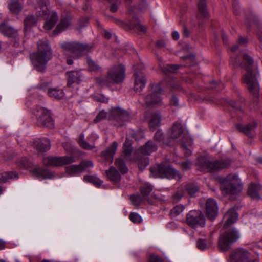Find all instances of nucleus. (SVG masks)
Instances as JSON below:
<instances>
[{
    "mask_svg": "<svg viewBox=\"0 0 262 262\" xmlns=\"http://www.w3.org/2000/svg\"><path fill=\"white\" fill-rule=\"evenodd\" d=\"M67 86L70 87L74 83L78 84L81 81L82 75L79 71H72L67 72Z\"/></svg>",
    "mask_w": 262,
    "mask_h": 262,
    "instance_id": "5701e85b",
    "label": "nucleus"
},
{
    "mask_svg": "<svg viewBox=\"0 0 262 262\" xmlns=\"http://www.w3.org/2000/svg\"><path fill=\"white\" fill-rule=\"evenodd\" d=\"M78 142L81 148L86 150H91L95 147L94 144H90L84 140V135L83 134H80Z\"/></svg>",
    "mask_w": 262,
    "mask_h": 262,
    "instance_id": "e433bc0d",
    "label": "nucleus"
},
{
    "mask_svg": "<svg viewBox=\"0 0 262 262\" xmlns=\"http://www.w3.org/2000/svg\"><path fill=\"white\" fill-rule=\"evenodd\" d=\"M93 98L94 100L98 102L107 103L108 101V99L103 95H96L94 96Z\"/></svg>",
    "mask_w": 262,
    "mask_h": 262,
    "instance_id": "052dcab7",
    "label": "nucleus"
},
{
    "mask_svg": "<svg viewBox=\"0 0 262 262\" xmlns=\"http://www.w3.org/2000/svg\"><path fill=\"white\" fill-rule=\"evenodd\" d=\"M115 164L122 174H125L127 172L128 168L124 161L122 158H119L116 159Z\"/></svg>",
    "mask_w": 262,
    "mask_h": 262,
    "instance_id": "c9c22d12",
    "label": "nucleus"
},
{
    "mask_svg": "<svg viewBox=\"0 0 262 262\" xmlns=\"http://www.w3.org/2000/svg\"><path fill=\"white\" fill-rule=\"evenodd\" d=\"M180 67L179 65H167L166 67L162 68V71L165 74H167L168 72H175Z\"/></svg>",
    "mask_w": 262,
    "mask_h": 262,
    "instance_id": "864d4df0",
    "label": "nucleus"
},
{
    "mask_svg": "<svg viewBox=\"0 0 262 262\" xmlns=\"http://www.w3.org/2000/svg\"><path fill=\"white\" fill-rule=\"evenodd\" d=\"M19 165L25 169L31 167L32 165V161L28 158H23L19 162Z\"/></svg>",
    "mask_w": 262,
    "mask_h": 262,
    "instance_id": "603ef678",
    "label": "nucleus"
},
{
    "mask_svg": "<svg viewBox=\"0 0 262 262\" xmlns=\"http://www.w3.org/2000/svg\"><path fill=\"white\" fill-rule=\"evenodd\" d=\"M105 172L110 181L116 183L120 180L121 175L115 167H110L108 170H106Z\"/></svg>",
    "mask_w": 262,
    "mask_h": 262,
    "instance_id": "473e14b6",
    "label": "nucleus"
},
{
    "mask_svg": "<svg viewBox=\"0 0 262 262\" xmlns=\"http://www.w3.org/2000/svg\"><path fill=\"white\" fill-rule=\"evenodd\" d=\"M32 173L37 178L50 179L53 177V174L48 169L41 167H36L33 169Z\"/></svg>",
    "mask_w": 262,
    "mask_h": 262,
    "instance_id": "cd10ccee",
    "label": "nucleus"
},
{
    "mask_svg": "<svg viewBox=\"0 0 262 262\" xmlns=\"http://www.w3.org/2000/svg\"><path fill=\"white\" fill-rule=\"evenodd\" d=\"M261 185L259 184H250L247 191L248 195L252 199L260 200L261 198L259 195V192L261 191Z\"/></svg>",
    "mask_w": 262,
    "mask_h": 262,
    "instance_id": "bb28decb",
    "label": "nucleus"
},
{
    "mask_svg": "<svg viewBox=\"0 0 262 262\" xmlns=\"http://www.w3.org/2000/svg\"><path fill=\"white\" fill-rule=\"evenodd\" d=\"M48 4L49 0H39L36 12L37 17L47 19L44 24V28L47 30L51 29L58 20L57 14L55 12H52L48 19L50 15V12L47 7Z\"/></svg>",
    "mask_w": 262,
    "mask_h": 262,
    "instance_id": "423d86ee",
    "label": "nucleus"
},
{
    "mask_svg": "<svg viewBox=\"0 0 262 262\" xmlns=\"http://www.w3.org/2000/svg\"><path fill=\"white\" fill-rule=\"evenodd\" d=\"M170 104L174 106H178L179 100L175 95H173L170 100Z\"/></svg>",
    "mask_w": 262,
    "mask_h": 262,
    "instance_id": "e2e57ef3",
    "label": "nucleus"
},
{
    "mask_svg": "<svg viewBox=\"0 0 262 262\" xmlns=\"http://www.w3.org/2000/svg\"><path fill=\"white\" fill-rule=\"evenodd\" d=\"M154 139L157 141L159 142H162L163 144H166L168 146H171L172 145V144L170 142V141L166 142L163 141L164 135L161 130H158L156 132L154 136Z\"/></svg>",
    "mask_w": 262,
    "mask_h": 262,
    "instance_id": "37998d69",
    "label": "nucleus"
},
{
    "mask_svg": "<svg viewBox=\"0 0 262 262\" xmlns=\"http://www.w3.org/2000/svg\"><path fill=\"white\" fill-rule=\"evenodd\" d=\"M199 190V188L195 184L192 183L188 184L185 186H182L178 189L177 192L173 195V199L175 200L179 201L183 196L186 194L192 196Z\"/></svg>",
    "mask_w": 262,
    "mask_h": 262,
    "instance_id": "dca6fc26",
    "label": "nucleus"
},
{
    "mask_svg": "<svg viewBox=\"0 0 262 262\" xmlns=\"http://www.w3.org/2000/svg\"><path fill=\"white\" fill-rule=\"evenodd\" d=\"M135 21L136 22L135 23H132L130 22L128 24L124 23L123 21L120 20H116V23L119 27H122L125 30H129L136 28L143 32H146V28L145 26L140 24L138 22V20L137 19H135Z\"/></svg>",
    "mask_w": 262,
    "mask_h": 262,
    "instance_id": "412c9836",
    "label": "nucleus"
},
{
    "mask_svg": "<svg viewBox=\"0 0 262 262\" xmlns=\"http://www.w3.org/2000/svg\"><path fill=\"white\" fill-rule=\"evenodd\" d=\"M161 115L159 112H154L149 114L148 121L150 129L155 130L161 124Z\"/></svg>",
    "mask_w": 262,
    "mask_h": 262,
    "instance_id": "a878e982",
    "label": "nucleus"
},
{
    "mask_svg": "<svg viewBox=\"0 0 262 262\" xmlns=\"http://www.w3.org/2000/svg\"><path fill=\"white\" fill-rule=\"evenodd\" d=\"M152 186L148 183H144L140 187V191L143 195H148L152 191Z\"/></svg>",
    "mask_w": 262,
    "mask_h": 262,
    "instance_id": "3c124183",
    "label": "nucleus"
},
{
    "mask_svg": "<svg viewBox=\"0 0 262 262\" xmlns=\"http://www.w3.org/2000/svg\"><path fill=\"white\" fill-rule=\"evenodd\" d=\"M66 173L70 176H74L80 173L78 165H71L66 167Z\"/></svg>",
    "mask_w": 262,
    "mask_h": 262,
    "instance_id": "58836bf2",
    "label": "nucleus"
},
{
    "mask_svg": "<svg viewBox=\"0 0 262 262\" xmlns=\"http://www.w3.org/2000/svg\"><path fill=\"white\" fill-rule=\"evenodd\" d=\"M243 60L247 65L242 66L246 71V73L244 75L242 78L243 82L247 84L249 91L254 97H257L259 91L257 77L259 75V73L258 71L255 72L252 69V66L253 63V60L250 56L247 54H245L243 55Z\"/></svg>",
    "mask_w": 262,
    "mask_h": 262,
    "instance_id": "f03ea898",
    "label": "nucleus"
},
{
    "mask_svg": "<svg viewBox=\"0 0 262 262\" xmlns=\"http://www.w3.org/2000/svg\"><path fill=\"white\" fill-rule=\"evenodd\" d=\"M150 177L154 178L176 179L180 180L181 176L178 171L176 170L170 165L158 164L150 168Z\"/></svg>",
    "mask_w": 262,
    "mask_h": 262,
    "instance_id": "0eeeda50",
    "label": "nucleus"
},
{
    "mask_svg": "<svg viewBox=\"0 0 262 262\" xmlns=\"http://www.w3.org/2000/svg\"><path fill=\"white\" fill-rule=\"evenodd\" d=\"M220 189L224 195H234L242 190L241 180L237 175L230 174L221 180Z\"/></svg>",
    "mask_w": 262,
    "mask_h": 262,
    "instance_id": "20e7f679",
    "label": "nucleus"
},
{
    "mask_svg": "<svg viewBox=\"0 0 262 262\" xmlns=\"http://www.w3.org/2000/svg\"><path fill=\"white\" fill-rule=\"evenodd\" d=\"M96 82L101 86H108L110 83L107 79L101 77L96 78Z\"/></svg>",
    "mask_w": 262,
    "mask_h": 262,
    "instance_id": "bf43d9fd",
    "label": "nucleus"
},
{
    "mask_svg": "<svg viewBox=\"0 0 262 262\" xmlns=\"http://www.w3.org/2000/svg\"><path fill=\"white\" fill-rule=\"evenodd\" d=\"M61 48L65 54L75 58L91 51L94 46L87 43L72 41L62 43Z\"/></svg>",
    "mask_w": 262,
    "mask_h": 262,
    "instance_id": "39448f33",
    "label": "nucleus"
},
{
    "mask_svg": "<svg viewBox=\"0 0 262 262\" xmlns=\"http://www.w3.org/2000/svg\"><path fill=\"white\" fill-rule=\"evenodd\" d=\"M123 152L126 160H132L130 157L132 152V148L130 144L126 141H125L123 145Z\"/></svg>",
    "mask_w": 262,
    "mask_h": 262,
    "instance_id": "a19ab883",
    "label": "nucleus"
},
{
    "mask_svg": "<svg viewBox=\"0 0 262 262\" xmlns=\"http://www.w3.org/2000/svg\"><path fill=\"white\" fill-rule=\"evenodd\" d=\"M0 31L9 37H15L17 35V30L5 22L0 24Z\"/></svg>",
    "mask_w": 262,
    "mask_h": 262,
    "instance_id": "b1692460",
    "label": "nucleus"
},
{
    "mask_svg": "<svg viewBox=\"0 0 262 262\" xmlns=\"http://www.w3.org/2000/svg\"><path fill=\"white\" fill-rule=\"evenodd\" d=\"M239 238L238 231L235 228L229 229L221 234L218 241V247L222 252L228 251L231 244Z\"/></svg>",
    "mask_w": 262,
    "mask_h": 262,
    "instance_id": "6e6552de",
    "label": "nucleus"
},
{
    "mask_svg": "<svg viewBox=\"0 0 262 262\" xmlns=\"http://www.w3.org/2000/svg\"><path fill=\"white\" fill-rule=\"evenodd\" d=\"M158 149L157 145L154 142L149 140L144 145L141 147L140 150L142 154L149 155L155 152Z\"/></svg>",
    "mask_w": 262,
    "mask_h": 262,
    "instance_id": "c756f323",
    "label": "nucleus"
},
{
    "mask_svg": "<svg viewBox=\"0 0 262 262\" xmlns=\"http://www.w3.org/2000/svg\"><path fill=\"white\" fill-rule=\"evenodd\" d=\"M162 84V82L153 84L150 86L149 94L144 97L145 103L147 106L162 102L161 94L163 91Z\"/></svg>",
    "mask_w": 262,
    "mask_h": 262,
    "instance_id": "9d476101",
    "label": "nucleus"
},
{
    "mask_svg": "<svg viewBox=\"0 0 262 262\" xmlns=\"http://www.w3.org/2000/svg\"><path fill=\"white\" fill-rule=\"evenodd\" d=\"M130 118V115L126 111L120 107H114L110 111L108 119L115 120V125L121 126L128 121Z\"/></svg>",
    "mask_w": 262,
    "mask_h": 262,
    "instance_id": "ddd939ff",
    "label": "nucleus"
},
{
    "mask_svg": "<svg viewBox=\"0 0 262 262\" xmlns=\"http://www.w3.org/2000/svg\"><path fill=\"white\" fill-rule=\"evenodd\" d=\"M48 96L56 99H61L64 96V92L62 90L58 88H52L45 89Z\"/></svg>",
    "mask_w": 262,
    "mask_h": 262,
    "instance_id": "72a5a7b5",
    "label": "nucleus"
},
{
    "mask_svg": "<svg viewBox=\"0 0 262 262\" xmlns=\"http://www.w3.org/2000/svg\"><path fill=\"white\" fill-rule=\"evenodd\" d=\"M211 244V241H208L206 239H199L196 242V247L198 249L203 250L208 248Z\"/></svg>",
    "mask_w": 262,
    "mask_h": 262,
    "instance_id": "79ce46f5",
    "label": "nucleus"
},
{
    "mask_svg": "<svg viewBox=\"0 0 262 262\" xmlns=\"http://www.w3.org/2000/svg\"><path fill=\"white\" fill-rule=\"evenodd\" d=\"M18 1V0H10L8 4L10 11L13 14H18L22 9V6Z\"/></svg>",
    "mask_w": 262,
    "mask_h": 262,
    "instance_id": "f704fd0d",
    "label": "nucleus"
},
{
    "mask_svg": "<svg viewBox=\"0 0 262 262\" xmlns=\"http://www.w3.org/2000/svg\"><path fill=\"white\" fill-rule=\"evenodd\" d=\"M187 224L193 228L203 227L206 224V219L203 213L199 210H191L187 215Z\"/></svg>",
    "mask_w": 262,
    "mask_h": 262,
    "instance_id": "f8f14e48",
    "label": "nucleus"
},
{
    "mask_svg": "<svg viewBox=\"0 0 262 262\" xmlns=\"http://www.w3.org/2000/svg\"><path fill=\"white\" fill-rule=\"evenodd\" d=\"M89 19L87 18H82L79 20V26L80 27H84L87 25Z\"/></svg>",
    "mask_w": 262,
    "mask_h": 262,
    "instance_id": "69168bd1",
    "label": "nucleus"
},
{
    "mask_svg": "<svg viewBox=\"0 0 262 262\" xmlns=\"http://www.w3.org/2000/svg\"><path fill=\"white\" fill-rule=\"evenodd\" d=\"M18 178V173L16 172H0V183H6L9 180H15Z\"/></svg>",
    "mask_w": 262,
    "mask_h": 262,
    "instance_id": "2f4dec72",
    "label": "nucleus"
},
{
    "mask_svg": "<svg viewBox=\"0 0 262 262\" xmlns=\"http://www.w3.org/2000/svg\"><path fill=\"white\" fill-rule=\"evenodd\" d=\"M256 127L257 123L255 122L249 123L246 125H243L239 124L236 125V128L238 130L250 137H253L252 133Z\"/></svg>",
    "mask_w": 262,
    "mask_h": 262,
    "instance_id": "393cba45",
    "label": "nucleus"
},
{
    "mask_svg": "<svg viewBox=\"0 0 262 262\" xmlns=\"http://www.w3.org/2000/svg\"><path fill=\"white\" fill-rule=\"evenodd\" d=\"M37 45V51L30 54V59L34 68L39 72H42L52 57V49L46 39L39 40Z\"/></svg>",
    "mask_w": 262,
    "mask_h": 262,
    "instance_id": "f257e3e1",
    "label": "nucleus"
},
{
    "mask_svg": "<svg viewBox=\"0 0 262 262\" xmlns=\"http://www.w3.org/2000/svg\"><path fill=\"white\" fill-rule=\"evenodd\" d=\"M108 114L106 112L102 111L97 114L96 118L94 120V122L95 123H98L102 121V120H103L104 119L106 118Z\"/></svg>",
    "mask_w": 262,
    "mask_h": 262,
    "instance_id": "5fc2aeb1",
    "label": "nucleus"
},
{
    "mask_svg": "<svg viewBox=\"0 0 262 262\" xmlns=\"http://www.w3.org/2000/svg\"><path fill=\"white\" fill-rule=\"evenodd\" d=\"M33 113L36 117L37 126L48 128L53 127L54 121L48 110L40 106H36L34 109Z\"/></svg>",
    "mask_w": 262,
    "mask_h": 262,
    "instance_id": "1a4fd4ad",
    "label": "nucleus"
},
{
    "mask_svg": "<svg viewBox=\"0 0 262 262\" xmlns=\"http://www.w3.org/2000/svg\"><path fill=\"white\" fill-rule=\"evenodd\" d=\"M229 262H254L250 253L245 248H237L233 250L229 257Z\"/></svg>",
    "mask_w": 262,
    "mask_h": 262,
    "instance_id": "4468645a",
    "label": "nucleus"
},
{
    "mask_svg": "<svg viewBox=\"0 0 262 262\" xmlns=\"http://www.w3.org/2000/svg\"><path fill=\"white\" fill-rule=\"evenodd\" d=\"M224 217L226 221L224 225V228H227L234 223L238 219V214L234 208L230 209L225 214Z\"/></svg>",
    "mask_w": 262,
    "mask_h": 262,
    "instance_id": "4be33fe9",
    "label": "nucleus"
},
{
    "mask_svg": "<svg viewBox=\"0 0 262 262\" xmlns=\"http://www.w3.org/2000/svg\"><path fill=\"white\" fill-rule=\"evenodd\" d=\"M179 164L184 170H187L191 169L192 166V162L189 160L180 162Z\"/></svg>",
    "mask_w": 262,
    "mask_h": 262,
    "instance_id": "13d9d810",
    "label": "nucleus"
},
{
    "mask_svg": "<svg viewBox=\"0 0 262 262\" xmlns=\"http://www.w3.org/2000/svg\"><path fill=\"white\" fill-rule=\"evenodd\" d=\"M181 149L184 152L185 155L186 157H188L191 154V151L190 149H189L186 145L184 144L181 145Z\"/></svg>",
    "mask_w": 262,
    "mask_h": 262,
    "instance_id": "680f3d73",
    "label": "nucleus"
},
{
    "mask_svg": "<svg viewBox=\"0 0 262 262\" xmlns=\"http://www.w3.org/2000/svg\"><path fill=\"white\" fill-rule=\"evenodd\" d=\"M87 64L89 69L91 71H99L101 69L98 64L90 58L87 59Z\"/></svg>",
    "mask_w": 262,
    "mask_h": 262,
    "instance_id": "de8ad7c7",
    "label": "nucleus"
},
{
    "mask_svg": "<svg viewBox=\"0 0 262 262\" xmlns=\"http://www.w3.org/2000/svg\"><path fill=\"white\" fill-rule=\"evenodd\" d=\"M117 0L112 2L110 6V10L112 12H116L118 10V6L117 5L116 2Z\"/></svg>",
    "mask_w": 262,
    "mask_h": 262,
    "instance_id": "0e129e2a",
    "label": "nucleus"
},
{
    "mask_svg": "<svg viewBox=\"0 0 262 262\" xmlns=\"http://www.w3.org/2000/svg\"><path fill=\"white\" fill-rule=\"evenodd\" d=\"M130 199L133 205L136 206H138L143 201V198L138 194L131 195Z\"/></svg>",
    "mask_w": 262,
    "mask_h": 262,
    "instance_id": "8fccbe9b",
    "label": "nucleus"
},
{
    "mask_svg": "<svg viewBox=\"0 0 262 262\" xmlns=\"http://www.w3.org/2000/svg\"><path fill=\"white\" fill-rule=\"evenodd\" d=\"M71 19L68 17H65L61 19L59 24L57 26L55 29L53 31V35L54 36L57 35L61 32L64 31L68 28L71 24Z\"/></svg>",
    "mask_w": 262,
    "mask_h": 262,
    "instance_id": "7c9ffc66",
    "label": "nucleus"
},
{
    "mask_svg": "<svg viewBox=\"0 0 262 262\" xmlns=\"http://www.w3.org/2000/svg\"><path fill=\"white\" fill-rule=\"evenodd\" d=\"M206 213L208 218L211 220H214L217 215L218 206L215 200L209 198L206 202Z\"/></svg>",
    "mask_w": 262,
    "mask_h": 262,
    "instance_id": "f3484780",
    "label": "nucleus"
},
{
    "mask_svg": "<svg viewBox=\"0 0 262 262\" xmlns=\"http://www.w3.org/2000/svg\"><path fill=\"white\" fill-rule=\"evenodd\" d=\"M117 146V143L113 142L105 151L101 153V157L105 162L109 164L113 162L114 156L116 151Z\"/></svg>",
    "mask_w": 262,
    "mask_h": 262,
    "instance_id": "a211bd4d",
    "label": "nucleus"
},
{
    "mask_svg": "<svg viewBox=\"0 0 262 262\" xmlns=\"http://www.w3.org/2000/svg\"><path fill=\"white\" fill-rule=\"evenodd\" d=\"M130 220L134 223H140L142 222V219L141 216L137 213L132 212L129 215Z\"/></svg>",
    "mask_w": 262,
    "mask_h": 262,
    "instance_id": "6e6d98bb",
    "label": "nucleus"
},
{
    "mask_svg": "<svg viewBox=\"0 0 262 262\" xmlns=\"http://www.w3.org/2000/svg\"><path fill=\"white\" fill-rule=\"evenodd\" d=\"M36 23V19L33 15L28 16L24 20L25 28H30Z\"/></svg>",
    "mask_w": 262,
    "mask_h": 262,
    "instance_id": "09e8293b",
    "label": "nucleus"
},
{
    "mask_svg": "<svg viewBox=\"0 0 262 262\" xmlns=\"http://www.w3.org/2000/svg\"><path fill=\"white\" fill-rule=\"evenodd\" d=\"M156 45L157 47L162 48L165 46V42L163 40H159L157 41Z\"/></svg>",
    "mask_w": 262,
    "mask_h": 262,
    "instance_id": "338daca9",
    "label": "nucleus"
},
{
    "mask_svg": "<svg viewBox=\"0 0 262 262\" xmlns=\"http://www.w3.org/2000/svg\"><path fill=\"white\" fill-rule=\"evenodd\" d=\"M134 83V90L136 92H141L146 84V79L144 73L142 72H135Z\"/></svg>",
    "mask_w": 262,
    "mask_h": 262,
    "instance_id": "aec40b11",
    "label": "nucleus"
},
{
    "mask_svg": "<svg viewBox=\"0 0 262 262\" xmlns=\"http://www.w3.org/2000/svg\"><path fill=\"white\" fill-rule=\"evenodd\" d=\"M148 262H165L161 257L155 255L150 254L148 258Z\"/></svg>",
    "mask_w": 262,
    "mask_h": 262,
    "instance_id": "4d7b16f0",
    "label": "nucleus"
},
{
    "mask_svg": "<svg viewBox=\"0 0 262 262\" xmlns=\"http://www.w3.org/2000/svg\"><path fill=\"white\" fill-rule=\"evenodd\" d=\"M182 124L178 122H175L171 128L170 137L172 139L179 138L183 133Z\"/></svg>",
    "mask_w": 262,
    "mask_h": 262,
    "instance_id": "c85d7f7f",
    "label": "nucleus"
},
{
    "mask_svg": "<svg viewBox=\"0 0 262 262\" xmlns=\"http://www.w3.org/2000/svg\"><path fill=\"white\" fill-rule=\"evenodd\" d=\"M137 162L139 168L142 170L149 164V161L147 157H141L137 159Z\"/></svg>",
    "mask_w": 262,
    "mask_h": 262,
    "instance_id": "c03bdc74",
    "label": "nucleus"
},
{
    "mask_svg": "<svg viewBox=\"0 0 262 262\" xmlns=\"http://www.w3.org/2000/svg\"><path fill=\"white\" fill-rule=\"evenodd\" d=\"M185 206L179 205L174 207L170 211L171 215L176 217L180 215L184 210Z\"/></svg>",
    "mask_w": 262,
    "mask_h": 262,
    "instance_id": "a18cd8bd",
    "label": "nucleus"
},
{
    "mask_svg": "<svg viewBox=\"0 0 262 262\" xmlns=\"http://www.w3.org/2000/svg\"><path fill=\"white\" fill-rule=\"evenodd\" d=\"M230 159H220L210 161L204 157H200L198 159L196 166L203 172H215L228 168L231 164Z\"/></svg>",
    "mask_w": 262,
    "mask_h": 262,
    "instance_id": "7ed1b4c3",
    "label": "nucleus"
},
{
    "mask_svg": "<svg viewBox=\"0 0 262 262\" xmlns=\"http://www.w3.org/2000/svg\"><path fill=\"white\" fill-rule=\"evenodd\" d=\"M81 173L86 170L87 168L92 167L93 164L92 161L83 160L78 164Z\"/></svg>",
    "mask_w": 262,
    "mask_h": 262,
    "instance_id": "49530a36",
    "label": "nucleus"
},
{
    "mask_svg": "<svg viewBox=\"0 0 262 262\" xmlns=\"http://www.w3.org/2000/svg\"><path fill=\"white\" fill-rule=\"evenodd\" d=\"M83 180L84 181L90 182L98 187L100 186L103 183V182L98 178L94 176H84Z\"/></svg>",
    "mask_w": 262,
    "mask_h": 262,
    "instance_id": "4c0bfd02",
    "label": "nucleus"
},
{
    "mask_svg": "<svg viewBox=\"0 0 262 262\" xmlns=\"http://www.w3.org/2000/svg\"><path fill=\"white\" fill-rule=\"evenodd\" d=\"M198 6L200 15L203 17H206L208 16V12L205 0H200Z\"/></svg>",
    "mask_w": 262,
    "mask_h": 262,
    "instance_id": "ea45409f",
    "label": "nucleus"
},
{
    "mask_svg": "<svg viewBox=\"0 0 262 262\" xmlns=\"http://www.w3.org/2000/svg\"><path fill=\"white\" fill-rule=\"evenodd\" d=\"M75 161V158L73 156H49L44 157L42 159L43 165L46 166L54 167L62 166Z\"/></svg>",
    "mask_w": 262,
    "mask_h": 262,
    "instance_id": "9b49d317",
    "label": "nucleus"
},
{
    "mask_svg": "<svg viewBox=\"0 0 262 262\" xmlns=\"http://www.w3.org/2000/svg\"><path fill=\"white\" fill-rule=\"evenodd\" d=\"M125 68L122 64L114 66L111 68L107 72V78L113 82H122L125 77Z\"/></svg>",
    "mask_w": 262,
    "mask_h": 262,
    "instance_id": "2eb2a0df",
    "label": "nucleus"
},
{
    "mask_svg": "<svg viewBox=\"0 0 262 262\" xmlns=\"http://www.w3.org/2000/svg\"><path fill=\"white\" fill-rule=\"evenodd\" d=\"M248 42V39L246 37L240 36L238 39V43L239 44H245Z\"/></svg>",
    "mask_w": 262,
    "mask_h": 262,
    "instance_id": "774afa93",
    "label": "nucleus"
},
{
    "mask_svg": "<svg viewBox=\"0 0 262 262\" xmlns=\"http://www.w3.org/2000/svg\"><path fill=\"white\" fill-rule=\"evenodd\" d=\"M33 147L38 151L45 152L50 149V141L46 138L37 139L32 143Z\"/></svg>",
    "mask_w": 262,
    "mask_h": 262,
    "instance_id": "6ab92c4d",
    "label": "nucleus"
}]
</instances>
